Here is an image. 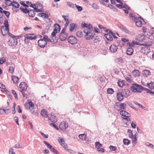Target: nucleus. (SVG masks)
Listing matches in <instances>:
<instances>
[{"mask_svg":"<svg viewBox=\"0 0 154 154\" xmlns=\"http://www.w3.org/2000/svg\"><path fill=\"white\" fill-rule=\"evenodd\" d=\"M129 17L130 18H131V19L135 22L136 25L138 27H140L141 26L142 24V22H144V20L141 17H138L137 18L133 16V15L131 13H130L129 14Z\"/></svg>","mask_w":154,"mask_h":154,"instance_id":"obj_1","label":"nucleus"},{"mask_svg":"<svg viewBox=\"0 0 154 154\" xmlns=\"http://www.w3.org/2000/svg\"><path fill=\"white\" fill-rule=\"evenodd\" d=\"M143 88L142 86L136 84H133L131 87V90L134 93H140Z\"/></svg>","mask_w":154,"mask_h":154,"instance_id":"obj_2","label":"nucleus"},{"mask_svg":"<svg viewBox=\"0 0 154 154\" xmlns=\"http://www.w3.org/2000/svg\"><path fill=\"white\" fill-rule=\"evenodd\" d=\"M86 35L85 36V38L87 40H90L92 37V34L94 31L91 29H85L84 31Z\"/></svg>","mask_w":154,"mask_h":154,"instance_id":"obj_3","label":"nucleus"},{"mask_svg":"<svg viewBox=\"0 0 154 154\" xmlns=\"http://www.w3.org/2000/svg\"><path fill=\"white\" fill-rule=\"evenodd\" d=\"M127 132L128 133L129 137L132 139V141L133 143L135 144L137 143V139L136 138V133L134 135H133L132 131L130 129H128Z\"/></svg>","mask_w":154,"mask_h":154,"instance_id":"obj_4","label":"nucleus"},{"mask_svg":"<svg viewBox=\"0 0 154 154\" xmlns=\"http://www.w3.org/2000/svg\"><path fill=\"white\" fill-rule=\"evenodd\" d=\"M120 114L125 118H123L124 119L130 121L131 120L129 117L131 116L130 114L125 110H122L120 112Z\"/></svg>","mask_w":154,"mask_h":154,"instance_id":"obj_5","label":"nucleus"},{"mask_svg":"<svg viewBox=\"0 0 154 154\" xmlns=\"http://www.w3.org/2000/svg\"><path fill=\"white\" fill-rule=\"evenodd\" d=\"M115 107L118 110L125 109L126 107V105L125 103H116Z\"/></svg>","mask_w":154,"mask_h":154,"instance_id":"obj_6","label":"nucleus"},{"mask_svg":"<svg viewBox=\"0 0 154 154\" xmlns=\"http://www.w3.org/2000/svg\"><path fill=\"white\" fill-rule=\"evenodd\" d=\"M149 50L150 49L149 47L144 46L141 48L140 51L142 54L146 55L149 52Z\"/></svg>","mask_w":154,"mask_h":154,"instance_id":"obj_7","label":"nucleus"},{"mask_svg":"<svg viewBox=\"0 0 154 154\" xmlns=\"http://www.w3.org/2000/svg\"><path fill=\"white\" fill-rule=\"evenodd\" d=\"M25 107L27 109H33L34 108V104L31 101H29L28 102L24 104Z\"/></svg>","mask_w":154,"mask_h":154,"instance_id":"obj_8","label":"nucleus"},{"mask_svg":"<svg viewBox=\"0 0 154 154\" xmlns=\"http://www.w3.org/2000/svg\"><path fill=\"white\" fill-rule=\"evenodd\" d=\"M68 42L72 45L76 44L77 42V39L74 36H69L68 39Z\"/></svg>","mask_w":154,"mask_h":154,"instance_id":"obj_9","label":"nucleus"},{"mask_svg":"<svg viewBox=\"0 0 154 154\" xmlns=\"http://www.w3.org/2000/svg\"><path fill=\"white\" fill-rule=\"evenodd\" d=\"M38 46L41 48H43L46 45L47 42L43 39H41L38 41Z\"/></svg>","mask_w":154,"mask_h":154,"instance_id":"obj_10","label":"nucleus"},{"mask_svg":"<svg viewBox=\"0 0 154 154\" xmlns=\"http://www.w3.org/2000/svg\"><path fill=\"white\" fill-rule=\"evenodd\" d=\"M1 31L2 35L4 36H5L8 33L9 29L8 28H7L3 26H1Z\"/></svg>","mask_w":154,"mask_h":154,"instance_id":"obj_11","label":"nucleus"},{"mask_svg":"<svg viewBox=\"0 0 154 154\" xmlns=\"http://www.w3.org/2000/svg\"><path fill=\"white\" fill-rule=\"evenodd\" d=\"M68 127V123L64 122H61L60 125V128L62 131H65Z\"/></svg>","mask_w":154,"mask_h":154,"instance_id":"obj_12","label":"nucleus"},{"mask_svg":"<svg viewBox=\"0 0 154 154\" xmlns=\"http://www.w3.org/2000/svg\"><path fill=\"white\" fill-rule=\"evenodd\" d=\"M24 37L29 40L35 39L36 38V35L34 34H26Z\"/></svg>","mask_w":154,"mask_h":154,"instance_id":"obj_13","label":"nucleus"},{"mask_svg":"<svg viewBox=\"0 0 154 154\" xmlns=\"http://www.w3.org/2000/svg\"><path fill=\"white\" fill-rule=\"evenodd\" d=\"M145 39V35L143 34H140L137 36L136 39L139 42H142Z\"/></svg>","mask_w":154,"mask_h":154,"instance_id":"obj_14","label":"nucleus"},{"mask_svg":"<svg viewBox=\"0 0 154 154\" xmlns=\"http://www.w3.org/2000/svg\"><path fill=\"white\" fill-rule=\"evenodd\" d=\"M117 46L114 45H112L109 47V50L112 53H115L117 51L118 49Z\"/></svg>","mask_w":154,"mask_h":154,"instance_id":"obj_15","label":"nucleus"},{"mask_svg":"<svg viewBox=\"0 0 154 154\" xmlns=\"http://www.w3.org/2000/svg\"><path fill=\"white\" fill-rule=\"evenodd\" d=\"M19 87L22 90L25 91L27 88L26 83L25 82H21L19 85Z\"/></svg>","mask_w":154,"mask_h":154,"instance_id":"obj_16","label":"nucleus"},{"mask_svg":"<svg viewBox=\"0 0 154 154\" xmlns=\"http://www.w3.org/2000/svg\"><path fill=\"white\" fill-rule=\"evenodd\" d=\"M122 93V94L125 97H127L130 95V91L127 89L123 90Z\"/></svg>","mask_w":154,"mask_h":154,"instance_id":"obj_17","label":"nucleus"},{"mask_svg":"<svg viewBox=\"0 0 154 154\" xmlns=\"http://www.w3.org/2000/svg\"><path fill=\"white\" fill-rule=\"evenodd\" d=\"M124 97L123 95L122 94V92H118L117 94V99L119 101H122Z\"/></svg>","mask_w":154,"mask_h":154,"instance_id":"obj_18","label":"nucleus"},{"mask_svg":"<svg viewBox=\"0 0 154 154\" xmlns=\"http://www.w3.org/2000/svg\"><path fill=\"white\" fill-rule=\"evenodd\" d=\"M141 44H140L139 42L134 40L132 41L131 43H128L127 45L128 46L131 47L133 46L134 45H140Z\"/></svg>","mask_w":154,"mask_h":154,"instance_id":"obj_19","label":"nucleus"},{"mask_svg":"<svg viewBox=\"0 0 154 154\" xmlns=\"http://www.w3.org/2000/svg\"><path fill=\"white\" fill-rule=\"evenodd\" d=\"M153 43V42L151 41H149L147 42H146L143 44H141L140 45L141 46H144L146 47L150 46L152 45Z\"/></svg>","mask_w":154,"mask_h":154,"instance_id":"obj_20","label":"nucleus"},{"mask_svg":"<svg viewBox=\"0 0 154 154\" xmlns=\"http://www.w3.org/2000/svg\"><path fill=\"white\" fill-rule=\"evenodd\" d=\"M67 37V34L60 33L59 37L61 40L63 41L66 39Z\"/></svg>","mask_w":154,"mask_h":154,"instance_id":"obj_21","label":"nucleus"},{"mask_svg":"<svg viewBox=\"0 0 154 154\" xmlns=\"http://www.w3.org/2000/svg\"><path fill=\"white\" fill-rule=\"evenodd\" d=\"M133 49L130 47L127 48L126 52V54L128 55H131L133 53Z\"/></svg>","mask_w":154,"mask_h":154,"instance_id":"obj_22","label":"nucleus"},{"mask_svg":"<svg viewBox=\"0 0 154 154\" xmlns=\"http://www.w3.org/2000/svg\"><path fill=\"white\" fill-rule=\"evenodd\" d=\"M48 117L49 119L52 122H55L57 121V119L55 116L51 115L50 116H48Z\"/></svg>","mask_w":154,"mask_h":154,"instance_id":"obj_23","label":"nucleus"},{"mask_svg":"<svg viewBox=\"0 0 154 154\" xmlns=\"http://www.w3.org/2000/svg\"><path fill=\"white\" fill-rule=\"evenodd\" d=\"M79 137L80 139L82 140L86 141L87 140L86 135L85 134H82L79 135Z\"/></svg>","mask_w":154,"mask_h":154,"instance_id":"obj_24","label":"nucleus"},{"mask_svg":"<svg viewBox=\"0 0 154 154\" xmlns=\"http://www.w3.org/2000/svg\"><path fill=\"white\" fill-rule=\"evenodd\" d=\"M133 75L135 77L139 76L140 75V72L138 70H134L132 72Z\"/></svg>","mask_w":154,"mask_h":154,"instance_id":"obj_25","label":"nucleus"},{"mask_svg":"<svg viewBox=\"0 0 154 154\" xmlns=\"http://www.w3.org/2000/svg\"><path fill=\"white\" fill-rule=\"evenodd\" d=\"M54 30L57 31L58 32H59L60 30V28L59 25L57 23H56L54 25Z\"/></svg>","mask_w":154,"mask_h":154,"instance_id":"obj_26","label":"nucleus"},{"mask_svg":"<svg viewBox=\"0 0 154 154\" xmlns=\"http://www.w3.org/2000/svg\"><path fill=\"white\" fill-rule=\"evenodd\" d=\"M41 114L44 117H48V112L45 109H43L41 111Z\"/></svg>","mask_w":154,"mask_h":154,"instance_id":"obj_27","label":"nucleus"},{"mask_svg":"<svg viewBox=\"0 0 154 154\" xmlns=\"http://www.w3.org/2000/svg\"><path fill=\"white\" fill-rule=\"evenodd\" d=\"M12 80L14 83H17L19 80L18 77L16 76H13L12 77Z\"/></svg>","mask_w":154,"mask_h":154,"instance_id":"obj_28","label":"nucleus"},{"mask_svg":"<svg viewBox=\"0 0 154 154\" xmlns=\"http://www.w3.org/2000/svg\"><path fill=\"white\" fill-rule=\"evenodd\" d=\"M150 72L149 70H148L145 69L143 71V75L145 76H147L148 75H150Z\"/></svg>","mask_w":154,"mask_h":154,"instance_id":"obj_29","label":"nucleus"},{"mask_svg":"<svg viewBox=\"0 0 154 154\" xmlns=\"http://www.w3.org/2000/svg\"><path fill=\"white\" fill-rule=\"evenodd\" d=\"M105 36L108 41H112L113 39V38L112 36L109 34H105Z\"/></svg>","mask_w":154,"mask_h":154,"instance_id":"obj_30","label":"nucleus"},{"mask_svg":"<svg viewBox=\"0 0 154 154\" xmlns=\"http://www.w3.org/2000/svg\"><path fill=\"white\" fill-rule=\"evenodd\" d=\"M28 14L29 17H33L35 15V12L34 11L29 10Z\"/></svg>","mask_w":154,"mask_h":154,"instance_id":"obj_31","label":"nucleus"},{"mask_svg":"<svg viewBox=\"0 0 154 154\" xmlns=\"http://www.w3.org/2000/svg\"><path fill=\"white\" fill-rule=\"evenodd\" d=\"M75 26V24L74 23H71L69 25V30L72 32Z\"/></svg>","mask_w":154,"mask_h":154,"instance_id":"obj_32","label":"nucleus"},{"mask_svg":"<svg viewBox=\"0 0 154 154\" xmlns=\"http://www.w3.org/2000/svg\"><path fill=\"white\" fill-rule=\"evenodd\" d=\"M58 38L55 36L54 37H52V39H51V42L54 43H57L58 41Z\"/></svg>","mask_w":154,"mask_h":154,"instance_id":"obj_33","label":"nucleus"},{"mask_svg":"<svg viewBox=\"0 0 154 154\" xmlns=\"http://www.w3.org/2000/svg\"><path fill=\"white\" fill-rule=\"evenodd\" d=\"M12 5V6L16 8H19L20 6L19 4L17 2L13 1Z\"/></svg>","mask_w":154,"mask_h":154,"instance_id":"obj_34","label":"nucleus"},{"mask_svg":"<svg viewBox=\"0 0 154 154\" xmlns=\"http://www.w3.org/2000/svg\"><path fill=\"white\" fill-rule=\"evenodd\" d=\"M58 141L61 145H62L63 144H64L65 143L64 139L62 137H59L58 139Z\"/></svg>","mask_w":154,"mask_h":154,"instance_id":"obj_35","label":"nucleus"},{"mask_svg":"<svg viewBox=\"0 0 154 154\" xmlns=\"http://www.w3.org/2000/svg\"><path fill=\"white\" fill-rule=\"evenodd\" d=\"M123 142L125 145H128L130 143V141L127 139H124Z\"/></svg>","mask_w":154,"mask_h":154,"instance_id":"obj_36","label":"nucleus"},{"mask_svg":"<svg viewBox=\"0 0 154 154\" xmlns=\"http://www.w3.org/2000/svg\"><path fill=\"white\" fill-rule=\"evenodd\" d=\"M118 86L120 87H122L123 86L125 85L124 81L123 80L122 81H118Z\"/></svg>","mask_w":154,"mask_h":154,"instance_id":"obj_37","label":"nucleus"},{"mask_svg":"<svg viewBox=\"0 0 154 154\" xmlns=\"http://www.w3.org/2000/svg\"><path fill=\"white\" fill-rule=\"evenodd\" d=\"M95 146L98 149L102 146V145L99 142H96L95 143Z\"/></svg>","mask_w":154,"mask_h":154,"instance_id":"obj_38","label":"nucleus"},{"mask_svg":"<svg viewBox=\"0 0 154 154\" xmlns=\"http://www.w3.org/2000/svg\"><path fill=\"white\" fill-rule=\"evenodd\" d=\"M43 39L46 42H51V39H50L47 35H44Z\"/></svg>","mask_w":154,"mask_h":154,"instance_id":"obj_39","label":"nucleus"},{"mask_svg":"<svg viewBox=\"0 0 154 154\" xmlns=\"http://www.w3.org/2000/svg\"><path fill=\"white\" fill-rule=\"evenodd\" d=\"M147 86L150 89H153L154 88V83L151 82L150 83L147 84Z\"/></svg>","mask_w":154,"mask_h":154,"instance_id":"obj_40","label":"nucleus"},{"mask_svg":"<svg viewBox=\"0 0 154 154\" xmlns=\"http://www.w3.org/2000/svg\"><path fill=\"white\" fill-rule=\"evenodd\" d=\"M38 5L37 6H35V11L36 12H43L44 11V10L43 8L38 9Z\"/></svg>","mask_w":154,"mask_h":154,"instance_id":"obj_41","label":"nucleus"},{"mask_svg":"<svg viewBox=\"0 0 154 154\" xmlns=\"http://www.w3.org/2000/svg\"><path fill=\"white\" fill-rule=\"evenodd\" d=\"M20 9H21L22 11L25 13V14L28 13L29 11L27 8H22V7H20Z\"/></svg>","mask_w":154,"mask_h":154,"instance_id":"obj_42","label":"nucleus"},{"mask_svg":"<svg viewBox=\"0 0 154 154\" xmlns=\"http://www.w3.org/2000/svg\"><path fill=\"white\" fill-rule=\"evenodd\" d=\"M66 5L70 8H74V4L70 2H67Z\"/></svg>","mask_w":154,"mask_h":154,"instance_id":"obj_43","label":"nucleus"},{"mask_svg":"<svg viewBox=\"0 0 154 154\" xmlns=\"http://www.w3.org/2000/svg\"><path fill=\"white\" fill-rule=\"evenodd\" d=\"M4 26H3V27H5L7 28H8L9 25L8 24V21L7 20L5 19V20L4 22Z\"/></svg>","mask_w":154,"mask_h":154,"instance_id":"obj_44","label":"nucleus"},{"mask_svg":"<svg viewBox=\"0 0 154 154\" xmlns=\"http://www.w3.org/2000/svg\"><path fill=\"white\" fill-rule=\"evenodd\" d=\"M109 148V149L112 151H115L117 149V148L116 146L112 145L110 146Z\"/></svg>","mask_w":154,"mask_h":154,"instance_id":"obj_45","label":"nucleus"},{"mask_svg":"<svg viewBox=\"0 0 154 154\" xmlns=\"http://www.w3.org/2000/svg\"><path fill=\"white\" fill-rule=\"evenodd\" d=\"M50 150L53 153H55L56 154H59V153L57 152V151L53 147H52V148H51Z\"/></svg>","mask_w":154,"mask_h":154,"instance_id":"obj_46","label":"nucleus"},{"mask_svg":"<svg viewBox=\"0 0 154 154\" xmlns=\"http://www.w3.org/2000/svg\"><path fill=\"white\" fill-rule=\"evenodd\" d=\"M114 92V91L111 88H108L107 90V92L109 94H112Z\"/></svg>","mask_w":154,"mask_h":154,"instance_id":"obj_47","label":"nucleus"},{"mask_svg":"<svg viewBox=\"0 0 154 154\" xmlns=\"http://www.w3.org/2000/svg\"><path fill=\"white\" fill-rule=\"evenodd\" d=\"M43 142L47 146L48 148H49L50 149L52 148L53 146L50 144L48 143L47 142L45 141H44Z\"/></svg>","mask_w":154,"mask_h":154,"instance_id":"obj_48","label":"nucleus"},{"mask_svg":"<svg viewBox=\"0 0 154 154\" xmlns=\"http://www.w3.org/2000/svg\"><path fill=\"white\" fill-rule=\"evenodd\" d=\"M9 154H15L14 152V149L12 148H10L9 150Z\"/></svg>","mask_w":154,"mask_h":154,"instance_id":"obj_49","label":"nucleus"},{"mask_svg":"<svg viewBox=\"0 0 154 154\" xmlns=\"http://www.w3.org/2000/svg\"><path fill=\"white\" fill-rule=\"evenodd\" d=\"M6 61V59L4 57L0 58V64H2Z\"/></svg>","mask_w":154,"mask_h":154,"instance_id":"obj_50","label":"nucleus"},{"mask_svg":"<svg viewBox=\"0 0 154 154\" xmlns=\"http://www.w3.org/2000/svg\"><path fill=\"white\" fill-rule=\"evenodd\" d=\"M41 14H42V15H41V17L43 18H47L48 17V14H47L45 13H41Z\"/></svg>","mask_w":154,"mask_h":154,"instance_id":"obj_51","label":"nucleus"},{"mask_svg":"<svg viewBox=\"0 0 154 154\" xmlns=\"http://www.w3.org/2000/svg\"><path fill=\"white\" fill-rule=\"evenodd\" d=\"M31 112L32 114L33 115H35V116H38V113L37 112V111H35L34 109H31Z\"/></svg>","mask_w":154,"mask_h":154,"instance_id":"obj_52","label":"nucleus"},{"mask_svg":"<svg viewBox=\"0 0 154 154\" xmlns=\"http://www.w3.org/2000/svg\"><path fill=\"white\" fill-rule=\"evenodd\" d=\"M134 103L135 104L137 105L139 107L144 109V108H145L144 106H142L141 104H140V103H138L137 102H136V101H134Z\"/></svg>","mask_w":154,"mask_h":154,"instance_id":"obj_53","label":"nucleus"},{"mask_svg":"<svg viewBox=\"0 0 154 154\" xmlns=\"http://www.w3.org/2000/svg\"><path fill=\"white\" fill-rule=\"evenodd\" d=\"M16 106V104L15 103H14V106L13 108V110L12 111V113L13 114H15L16 113V110H15V107Z\"/></svg>","mask_w":154,"mask_h":154,"instance_id":"obj_54","label":"nucleus"},{"mask_svg":"<svg viewBox=\"0 0 154 154\" xmlns=\"http://www.w3.org/2000/svg\"><path fill=\"white\" fill-rule=\"evenodd\" d=\"M76 35L79 37H81L82 35V32L79 31H77L76 32Z\"/></svg>","mask_w":154,"mask_h":154,"instance_id":"obj_55","label":"nucleus"},{"mask_svg":"<svg viewBox=\"0 0 154 154\" xmlns=\"http://www.w3.org/2000/svg\"><path fill=\"white\" fill-rule=\"evenodd\" d=\"M92 7L94 9L97 10L99 9V7L95 3H93L92 5Z\"/></svg>","mask_w":154,"mask_h":154,"instance_id":"obj_56","label":"nucleus"},{"mask_svg":"<svg viewBox=\"0 0 154 154\" xmlns=\"http://www.w3.org/2000/svg\"><path fill=\"white\" fill-rule=\"evenodd\" d=\"M14 67H13V66H10V67L9 69V72L10 73H12L14 72Z\"/></svg>","mask_w":154,"mask_h":154,"instance_id":"obj_57","label":"nucleus"},{"mask_svg":"<svg viewBox=\"0 0 154 154\" xmlns=\"http://www.w3.org/2000/svg\"><path fill=\"white\" fill-rule=\"evenodd\" d=\"M6 1L5 3L8 5H12V2L10 0H5Z\"/></svg>","mask_w":154,"mask_h":154,"instance_id":"obj_58","label":"nucleus"},{"mask_svg":"<svg viewBox=\"0 0 154 154\" xmlns=\"http://www.w3.org/2000/svg\"><path fill=\"white\" fill-rule=\"evenodd\" d=\"M75 5L78 11H81L82 10V7L78 5H76V4H75Z\"/></svg>","mask_w":154,"mask_h":154,"instance_id":"obj_59","label":"nucleus"},{"mask_svg":"<svg viewBox=\"0 0 154 154\" xmlns=\"http://www.w3.org/2000/svg\"><path fill=\"white\" fill-rule=\"evenodd\" d=\"M14 147L16 148H21L20 143H16L14 145Z\"/></svg>","mask_w":154,"mask_h":154,"instance_id":"obj_60","label":"nucleus"},{"mask_svg":"<svg viewBox=\"0 0 154 154\" xmlns=\"http://www.w3.org/2000/svg\"><path fill=\"white\" fill-rule=\"evenodd\" d=\"M61 146L63 147V148L66 150H67L68 146L65 143L64 144H63V145Z\"/></svg>","mask_w":154,"mask_h":154,"instance_id":"obj_61","label":"nucleus"},{"mask_svg":"<svg viewBox=\"0 0 154 154\" xmlns=\"http://www.w3.org/2000/svg\"><path fill=\"white\" fill-rule=\"evenodd\" d=\"M3 13H4L5 15L7 17H8L10 15V13L9 12L6 11H3Z\"/></svg>","mask_w":154,"mask_h":154,"instance_id":"obj_62","label":"nucleus"},{"mask_svg":"<svg viewBox=\"0 0 154 154\" xmlns=\"http://www.w3.org/2000/svg\"><path fill=\"white\" fill-rule=\"evenodd\" d=\"M122 8H125L127 10H129L130 9V8L128 7V6L126 4L124 5H122Z\"/></svg>","mask_w":154,"mask_h":154,"instance_id":"obj_63","label":"nucleus"},{"mask_svg":"<svg viewBox=\"0 0 154 154\" xmlns=\"http://www.w3.org/2000/svg\"><path fill=\"white\" fill-rule=\"evenodd\" d=\"M14 120L15 121L16 124L18 125H19V124L18 123V119L17 117L15 116L14 118Z\"/></svg>","mask_w":154,"mask_h":154,"instance_id":"obj_64","label":"nucleus"}]
</instances>
